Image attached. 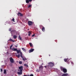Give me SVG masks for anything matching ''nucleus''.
Listing matches in <instances>:
<instances>
[{"label": "nucleus", "mask_w": 76, "mask_h": 76, "mask_svg": "<svg viewBox=\"0 0 76 76\" xmlns=\"http://www.w3.org/2000/svg\"><path fill=\"white\" fill-rule=\"evenodd\" d=\"M48 64V69H50V68H51L52 67H53V66H54V63L53 62H49Z\"/></svg>", "instance_id": "1"}, {"label": "nucleus", "mask_w": 76, "mask_h": 76, "mask_svg": "<svg viewBox=\"0 0 76 76\" xmlns=\"http://www.w3.org/2000/svg\"><path fill=\"white\" fill-rule=\"evenodd\" d=\"M20 57L22 58L23 60L25 61V60H27V59L25 57V56H23V54H22V52H20Z\"/></svg>", "instance_id": "2"}, {"label": "nucleus", "mask_w": 76, "mask_h": 76, "mask_svg": "<svg viewBox=\"0 0 76 76\" xmlns=\"http://www.w3.org/2000/svg\"><path fill=\"white\" fill-rule=\"evenodd\" d=\"M33 24V23H32V21H28V24L29 26H32Z\"/></svg>", "instance_id": "3"}, {"label": "nucleus", "mask_w": 76, "mask_h": 76, "mask_svg": "<svg viewBox=\"0 0 76 76\" xmlns=\"http://www.w3.org/2000/svg\"><path fill=\"white\" fill-rule=\"evenodd\" d=\"M19 71H21L22 72V70H23V66H21L19 67Z\"/></svg>", "instance_id": "4"}, {"label": "nucleus", "mask_w": 76, "mask_h": 76, "mask_svg": "<svg viewBox=\"0 0 76 76\" xmlns=\"http://www.w3.org/2000/svg\"><path fill=\"white\" fill-rule=\"evenodd\" d=\"M62 70L64 73H67V71L66 69L65 68H63Z\"/></svg>", "instance_id": "5"}, {"label": "nucleus", "mask_w": 76, "mask_h": 76, "mask_svg": "<svg viewBox=\"0 0 76 76\" xmlns=\"http://www.w3.org/2000/svg\"><path fill=\"white\" fill-rule=\"evenodd\" d=\"M10 61L12 63H14V60L12 58H11L10 59Z\"/></svg>", "instance_id": "6"}, {"label": "nucleus", "mask_w": 76, "mask_h": 76, "mask_svg": "<svg viewBox=\"0 0 76 76\" xmlns=\"http://www.w3.org/2000/svg\"><path fill=\"white\" fill-rule=\"evenodd\" d=\"M20 72H18L17 73L18 75H22V71H19Z\"/></svg>", "instance_id": "7"}, {"label": "nucleus", "mask_w": 76, "mask_h": 76, "mask_svg": "<svg viewBox=\"0 0 76 76\" xmlns=\"http://www.w3.org/2000/svg\"><path fill=\"white\" fill-rule=\"evenodd\" d=\"M61 76H69L67 73L63 74Z\"/></svg>", "instance_id": "8"}, {"label": "nucleus", "mask_w": 76, "mask_h": 76, "mask_svg": "<svg viewBox=\"0 0 76 76\" xmlns=\"http://www.w3.org/2000/svg\"><path fill=\"white\" fill-rule=\"evenodd\" d=\"M33 51H34V49H31L30 50H29V53H31V52H33Z\"/></svg>", "instance_id": "9"}, {"label": "nucleus", "mask_w": 76, "mask_h": 76, "mask_svg": "<svg viewBox=\"0 0 76 76\" xmlns=\"http://www.w3.org/2000/svg\"><path fill=\"white\" fill-rule=\"evenodd\" d=\"M18 16H19V15H20V16H23V15L20 12H18Z\"/></svg>", "instance_id": "10"}, {"label": "nucleus", "mask_w": 76, "mask_h": 76, "mask_svg": "<svg viewBox=\"0 0 76 76\" xmlns=\"http://www.w3.org/2000/svg\"><path fill=\"white\" fill-rule=\"evenodd\" d=\"M11 32H13V33H16V31L15 30H13L11 31Z\"/></svg>", "instance_id": "11"}, {"label": "nucleus", "mask_w": 76, "mask_h": 76, "mask_svg": "<svg viewBox=\"0 0 76 76\" xmlns=\"http://www.w3.org/2000/svg\"><path fill=\"white\" fill-rule=\"evenodd\" d=\"M43 68H44V67H43V66H40L39 67V70H41V69H43Z\"/></svg>", "instance_id": "12"}, {"label": "nucleus", "mask_w": 76, "mask_h": 76, "mask_svg": "<svg viewBox=\"0 0 76 76\" xmlns=\"http://www.w3.org/2000/svg\"><path fill=\"white\" fill-rule=\"evenodd\" d=\"M17 52L18 54H19V53H20H20H22V52H20V50H17Z\"/></svg>", "instance_id": "13"}, {"label": "nucleus", "mask_w": 76, "mask_h": 76, "mask_svg": "<svg viewBox=\"0 0 76 76\" xmlns=\"http://www.w3.org/2000/svg\"><path fill=\"white\" fill-rule=\"evenodd\" d=\"M12 51H17V50H18L17 48H13L12 49Z\"/></svg>", "instance_id": "14"}, {"label": "nucleus", "mask_w": 76, "mask_h": 76, "mask_svg": "<svg viewBox=\"0 0 76 76\" xmlns=\"http://www.w3.org/2000/svg\"><path fill=\"white\" fill-rule=\"evenodd\" d=\"M16 56H17V57L18 58H20V54H18V55H16Z\"/></svg>", "instance_id": "15"}, {"label": "nucleus", "mask_w": 76, "mask_h": 76, "mask_svg": "<svg viewBox=\"0 0 76 76\" xmlns=\"http://www.w3.org/2000/svg\"><path fill=\"white\" fill-rule=\"evenodd\" d=\"M9 41H12V42H15V41L13 40V39H10Z\"/></svg>", "instance_id": "16"}, {"label": "nucleus", "mask_w": 76, "mask_h": 76, "mask_svg": "<svg viewBox=\"0 0 76 76\" xmlns=\"http://www.w3.org/2000/svg\"><path fill=\"white\" fill-rule=\"evenodd\" d=\"M28 36H30V35H31L32 34V33L30 31H28Z\"/></svg>", "instance_id": "17"}, {"label": "nucleus", "mask_w": 76, "mask_h": 76, "mask_svg": "<svg viewBox=\"0 0 76 76\" xmlns=\"http://www.w3.org/2000/svg\"><path fill=\"white\" fill-rule=\"evenodd\" d=\"M42 31H45V27H43L42 28Z\"/></svg>", "instance_id": "18"}, {"label": "nucleus", "mask_w": 76, "mask_h": 76, "mask_svg": "<svg viewBox=\"0 0 76 76\" xmlns=\"http://www.w3.org/2000/svg\"><path fill=\"white\" fill-rule=\"evenodd\" d=\"M64 60L65 62H67V60H68V59H64Z\"/></svg>", "instance_id": "19"}, {"label": "nucleus", "mask_w": 76, "mask_h": 76, "mask_svg": "<svg viewBox=\"0 0 76 76\" xmlns=\"http://www.w3.org/2000/svg\"><path fill=\"white\" fill-rule=\"evenodd\" d=\"M26 3H29V0H26Z\"/></svg>", "instance_id": "20"}, {"label": "nucleus", "mask_w": 76, "mask_h": 76, "mask_svg": "<svg viewBox=\"0 0 76 76\" xmlns=\"http://www.w3.org/2000/svg\"><path fill=\"white\" fill-rule=\"evenodd\" d=\"M13 38L14 39H16L17 38V36L15 35L13 36Z\"/></svg>", "instance_id": "21"}, {"label": "nucleus", "mask_w": 76, "mask_h": 76, "mask_svg": "<svg viewBox=\"0 0 76 76\" xmlns=\"http://www.w3.org/2000/svg\"><path fill=\"white\" fill-rule=\"evenodd\" d=\"M18 38L20 39V40H21L22 39V37H20V36L19 35L18 36Z\"/></svg>", "instance_id": "22"}, {"label": "nucleus", "mask_w": 76, "mask_h": 76, "mask_svg": "<svg viewBox=\"0 0 76 76\" xmlns=\"http://www.w3.org/2000/svg\"><path fill=\"white\" fill-rule=\"evenodd\" d=\"M22 49L24 51V52H26V50H25L24 48H22Z\"/></svg>", "instance_id": "23"}, {"label": "nucleus", "mask_w": 76, "mask_h": 76, "mask_svg": "<svg viewBox=\"0 0 76 76\" xmlns=\"http://www.w3.org/2000/svg\"><path fill=\"white\" fill-rule=\"evenodd\" d=\"M29 44L30 47H32L33 45H32V44L31 43H29Z\"/></svg>", "instance_id": "24"}, {"label": "nucleus", "mask_w": 76, "mask_h": 76, "mask_svg": "<svg viewBox=\"0 0 76 76\" xmlns=\"http://www.w3.org/2000/svg\"><path fill=\"white\" fill-rule=\"evenodd\" d=\"M4 74H6V69L4 70Z\"/></svg>", "instance_id": "25"}, {"label": "nucleus", "mask_w": 76, "mask_h": 76, "mask_svg": "<svg viewBox=\"0 0 76 76\" xmlns=\"http://www.w3.org/2000/svg\"><path fill=\"white\" fill-rule=\"evenodd\" d=\"M32 7V5H29L27 7L28 8H30V7Z\"/></svg>", "instance_id": "26"}, {"label": "nucleus", "mask_w": 76, "mask_h": 76, "mask_svg": "<svg viewBox=\"0 0 76 76\" xmlns=\"http://www.w3.org/2000/svg\"><path fill=\"white\" fill-rule=\"evenodd\" d=\"M9 31H10V32H11V31H12V28H10L9 29Z\"/></svg>", "instance_id": "27"}, {"label": "nucleus", "mask_w": 76, "mask_h": 76, "mask_svg": "<svg viewBox=\"0 0 76 76\" xmlns=\"http://www.w3.org/2000/svg\"><path fill=\"white\" fill-rule=\"evenodd\" d=\"M12 47H13V45H11L10 47V49H11L12 48Z\"/></svg>", "instance_id": "28"}, {"label": "nucleus", "mask_w": 76, "mask_h": 76, "mask_svg": "<svg viewBox=\"0 0 76 76\" xmlns=\"http://www.w3.org/2000/svg\"><path fill=\"white\" fill-rule=\"evenodd\" d=\"M22 63V62L21 61H20L19 62V64H21Z\"/></svg>", "instance_id": "29"}, {"label": "nucleus", "mask_w": 76, "mask_h": 76, "mask_svg": "<svg viewBox=\"0 0 76 76\" xmlns=\"http://www.w3.org/2000/svg\"><path fill=\"white\" fill-rule=\"evenodd\" d=\"M12 21L14 22H15V19H14V18H12Z\"/></svg>", "instance_id": "30"}, {"label": "nucleus", "mask_w": 76, "mask_h": 76, "mask_svg": "<svg viewBox=\"0 0 76 76\" xmlns=\"http://www.w3.org/2000/svg\"><path fill=\"white\" fill-rule=\"evenodd\" d=\"M36 72H39V70H38V69H37L36 70Z\"/></svg>", "instance_id": "31"}, {"label": "nucleus", "mask_w": 76, "mask_h": 76, "mask_svg": "<svg viewBox=\"0 0 76 76\" xmlns=\"http://www.w3.org/2000/svg\"><path fill=\"white\" fill-rule=\"evenodd\" d=\"M30 76H34V75H33V74H31L30 75Z\"/></svg>", "instance_id": "32"}, {"label": "nucleus", "mask_w": 76, "mask_h": 76, "mask_svg": "<svg viewBox=\"0 0 76 76\" xmlns=\"http://www.w3.org/2000/svg\"><path fill=\"white\" fill-rule=\"evenodd\" d=\"M28 1H29V2H31L32 1V0H28Z\"/></svg>", "instance_id": "33"}, {"label": "nucleus", "mask_w": 76, "mask_h": 76, "mask_svg": "<svg viewBox=\"0 0 76 76\" xmlns=\"http://www.w3.org/2000/svg\"><path fill=\"white\" fill-rule=\"evenodd\" d=\"M48 66H45L44 67H45V68H46V67H48Z\"/></svg>", "instance_id": "34"}, {"label": "nucleus", "mask_w": 76, "mask_h": 76, "mask_svg": "<svg viewBox=\"0 0 76 76\" xmlns=\"http://www.w3.org/2000/svg\"><path fill=\"white\" fill-rule=\"evenodd\" d=\"M40 27H43V26L42 25H40Z\"/></svg>", "instance_id": "35"}, {"label": "nucleus", "mask_w": 76, "mask_h": 76, "mask_svg": "<svg viewBox=\"0 0 76 76\" xmlns=\"http://www.w3.org/2000/svg\"><path fill=\"white\" fill-rule=\"evenodd\" d=\"M34 36H35V34H34L32 36V37H34Z\"/></svg>", "instance_id": "36"}, {"label": "nucleus", "mask_w": 76, "mask_h": 76, "mask_svg": "<svg viewBox=\"0 0 76 76\" xmlns=\"http://www.w3.org/2000/svg\"><path fill=\"white\" fill-rule=\"evenodd\" d=\"M27 65V64H24V66H26Z\"/></svg>", "instance_id": "37"}, {"label": "nucleus", "mask_w": 76, "mask_h": 76, "mask_svg": "<svg viewBox=\"0 0 76 76\" xmlns=\"http://www.w3.org/2000/svg\"><path fill=\"white\" fill-rule=\"evenodd\" d=\"M15 46L16 47H18V45H15Z\"/></svg>", "instance_id": "38"}, {"label": "nucleus", "mask_w": 76, "mask_h": 76, "mask_svg": "<svg viewBox=\"0 0 76 76\" xmlns=\"http://www.w3.org/2000/svg\"><path fill=\"white\" fill-rule=\"evenodd\" d=\"M1 71L3 72V70H2V69H1Z\"/></svg>", "instance_id": "39"}, {"label": "nucleus", "mask_w": 76, "mask_h": 76, "mask_svg": "<svg viewBox=\"0 0 76 76\" xmlns=\"http://www.w3.org/2000/svg\"><path fill=\"white\" fill-rule=\"evenodd\" d=\"M26 67H28V65H27L26 66Z\"/></svg>", "instance_id": "40"}, {"label": "nucleus", "mask_w": 76, "mask_h": 76, "mask_svg": "<svg viewBox=\"0 0 76 76\" xmlns=\"http://www.w3.org/2000/svg\"><path fill=\"white\" fill-rule=\"evenodd\" d=\"M23 76H27V75H24Z\"/></svg>", "instance_id": "41"}, {"label": "nucleus", "mask_w": 76, "mask_h": 76, "mask_svg": "<svg viewBox=\"0 0 76 76\" xmlns=\"http://www.w3.org/2000/svg\"><path fill=\"white\" fill-rule=\"evenodd\" d=\"M27 76H29V75H28Z\"/></svg>", "instance_id": "42"}, {"label": "nucleus", "mask_w": 76, "mask_h": 76, "mask_svg": "<svg viewBox=\"0 0 76 76\" xmlns=\"http://www.w3.org/2000/svg\"><path fill=\"white\" fill-rule=\"evenodd\" d=\"M42 64H43V63L41 65V66H42Z\"/></svg>", "instance_id": "43"}, {"label": "nucleus", "mask_w": 76, "mask_h": 76, "mask_svg": "<svg viewBox=\"0 0 76 76\" xmlns=\"http://www.w3.org/2000/svg\"><path fill=\"white\" fill-rule=\"evenodd\" d=\"M49 56H50V55H49Z\"/></svg>", "instance_id": "44"}]
</instances>
